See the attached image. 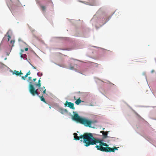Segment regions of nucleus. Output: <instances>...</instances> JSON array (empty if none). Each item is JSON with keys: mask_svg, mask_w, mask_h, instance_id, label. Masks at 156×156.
I'll list each match as a JSON object with an SVG mask.
<instances>
[{"mask_svg": "<svg viewBox=\"0 0 156 156\" xmlns=\"http://www.w3.org/2000/svg\"><path fill=\"white\" fill-rule=\"evenodd\" d=\"M41 78L38 80V83L37 84H35L34 85L36 86H37L38 87H40L41 86Z\"/></svg>", "mask_w": 156, "mask_h": 156, "instance_id": "13", "label": "nucleus"}, {"mask_svg": "<svg viewBox=\"0 0 156 156\" xmlns=\"http://www.w3.org/2000/svg\"><path fill=\"white\" fill-rule=\"evenodd\" d=\"M28 76V75L26 74V75L24 77L26 78Z\"/></svg>", "mask_w": 156, "mask_h": 156, "instance_id": "28", "label": "nucleus"}, {"mask_svg": "<svg viewBox=\"0 0 156 156\" xmlns=\"http://www.w3.org/2000/svg\"><path fill=\"white\" fill-rule=\"evenodd\" d=\"M38 89L35 90L34 85L32 84V82H30L29 85V91L30 93L33 96H35V95H37L41 98V101L46 103V102L43 95L42 96L39 95V93L38 91Z\"/></svg>", "mask_w": 156, "mask_h": 156, "instance_id": "3", "label": "nucleus"}, {"mask_svg": "<svg viewBox=\"0 0 156 156\" xmlns=\"http://www.w3.org/2000/svg\"><path fill=\"white\" fill-rule=\"evenodd\" d=\"M102 133L103 135L105 138H106L107 137L108 133L107 132H105L104 131H101V132Z\"/></svg>", "mask_w": 156, "mask_h": 156, "instance_id": "11", "label": "nucleus"}, {"mask_svg": "<svg viewBox=\"0 0 156 156\" xmlns=\"http://www.w3.org/2000/svg\"><path fill=\"white\" fill-rule=\"evenodd\" d=\"M89 5H97L95 0H89Z\"/></svg>", "mask_w": 156, "mask_h": 156, "instance_id": "8", "label": "nucleus"}, {"mask_svg": "<svg viewBox=\"0 0 156 156\" xmlns=\"http://www.w3.org/2000/svg\"><path fill=\"white\" fill-rule=\"evenodd\" d=\"M36 80H37L36 78H34L33 80L34 81H35Z\"/></svg>", "mask_w": 156, "mask_h": 156, "instance_id": "27", "label": "nucleus"}, {"mask_svg": "<svg viewBox=\"0 0 156 156\" xmlns=\"http://www.w3.org/2000/svg\"><path fill=\"white\" fill-rule=\"evenodd\" d=\"M38 89H39V91H41L42 92V91L44 90L45 89V88L44 87H38Z\"/></svg>", "mask_w": 156, "mask_h": 156, "instance_id": "16", "label": "nucleus"}, {"mask_svg": "<svg viewBox=\"0 0 156 156\" xmlns=\"http://www.w3.org/2000/svg\"><path fill=\"white\" fill-rule=\"evenodd\" d=\"M99 143V145H96L95 147L97 148V150H100L102 151L111 152H115V150H117L118 148L115 147H114L112 148L108 147V145L107 144L102 142V140L99 139H96V144Z\"/></svg>", "mask_w": 156, "mask_h": 156, "instance_id": "1", "label": "nucleus"}, {"mask_svg": "<svg viewBox=\"0 0 156 156\" xmlns=\"http://www.w3.org/2000/svg\"><path fill=\"white\" fill-rule=\"evenodd\" d=\"M74 139L76 140H80L81 143L84 144V146H88V133H85L80 136H77L76 133H74Z\"/></svg>", "mask_w": 156, "mask_h": 156, "instance_id": "2", "label": "nucleus"}, {"mask_svg": "<svg viewBox=\"0 0 156 156\" xmlns=\"http://www.w3.org/2000/svg\"><path fill=\"white\" fill-rule=\"evenodd\" d=\"M8 41H9L10 40V39L11 38V37L9 35H8Z\"/></svg>", "mask_w": 156, "mask_h": 156, "instance_id": "20", "label": "nucleus"}, {"mask_svg": "<svg viewBox=\"0 0 156 156\" xmlns=\"http://www.w3.org/2000/svg\"><path fill=\"white\" fill-rule=\"evenodd\" d=\"M81 102V100L80 99L77 100L75 102V103L77 105H79Z\"/></svg>", "mask_w": 156, "mask_h": 156, "instance_id": "14", "label": "nucleus"}, {"mask_svg": "<svg viewBox=\"0 0 156 156\" xmlns=\"http://www.w3.org/2000/svg\"><path fill=\"white\" fill-rule=\"evenodd\" d=\"M74 67L72 66L71 65L70 66L69 69L71 70H73L74 69Z\"/></svg>", "mask_w": 156, "mask_h": 156, "instance_id": "18", "label": "nucleus"}, {"mask_svg": "<svg viewBox=\"0 0 156 156\" xmlns=\"http://www.w3.org/2000/svg\"><path fill=\"white\" fill-rule=\"evenodd\" d=\"M60 112L62 114L67 112V110L66 109H60Z\"/></svg>", "mask_w": 156, "mask_h": 156, "instance_id": "12", "label": "nucleus"}, {"mask_svg": "<svg viewBox=\"0 0 156 156\" xmlns=\"http://www.w3.org/2000/svg\"><path fill=\"white\" fill-rule=\"evenodd\" d=\"M30 71H29V72L27 73V74L28 75H29L30 74Z\"/></svg>", "mask_w": 156, "mask_h": 156, "instance_id": "22", "label": "nucleus"}, {"mask_svg": "<svg viewBox=\"0 0 156 156\" xmlns=\"http://www.w3.org/2000/svg\"><path fill=\"white\" fill-rule=\"evenodd\" d=\"M90 105L92 106H95L97 105L96 101L95 100L93 101L90 104Z\"/></svg>", "mask_w": 156, "mask_h": 156, "instance_id": "9", "label": "nucleus"}, {"mask_svg": "<svg viewBox=\"0 0 156 156\" xmlns=\"http://www.w3.org/2000/svg\"><path fill=\"white\" fill-rule=\"evenodd\" d=\"M25 50L26 51H27L28 50V48H25Z\"/></svg>", "mask_w": 156, "mask_h": 156, "instance_id": "26", "label": "nucleus"}, {"mask_svg": "<svg viewBox=\"0 0 156 156\" xmlns=\"http://www.w3.org/2000/svg\"><path fill=\"white\" fill-rule=\"evenodd\" d=\"M87 2H86V3H85L86 4H87Z\"/></svg>", "mask_w": 156, "mask_h": 156, "instance_id": "30", "label": "nucleus"}, {"mask_svg": "<svg viewBox=\"0 0 156 156\" xmlns=\"http://www.w3.org/2000/svg\"><path fill=\"white\" fill-rule=\"evenodd\" d=\"M74 104L73 103L71 102H68L66 101V103L65 104V106H68L71 109H74L75 108L74 107Z\"/></svg>", "mask_w": 156, "mask_h": 156, "instance_id": "6", "label": "nucleus"}, {"mask_svg": "<svg viewBox=\"0 0 156 156\" xmlns=\"http://www.w3.org/2000/svg\"><path fill=\"white\" fill-rule=\"evenodd\" d=\"M21 78L22 79H23L24 80H25V78L24 76H22Z\"/></svg>", "mask_w": 156, "mask_h": 156, "instance_id": "24", "label": "nucleus"}, {"mask_svg": "<svg viewBox=\"0 0 156 156\" xmlns=\"http://www.w3.org/2000/svg\"><path fill=\"white\" fill-rule=\"evenodd\" d=\"M33 68L34 69H36V68H35V67H34V66H33Z\"/></svg>", "mask_w": 156, "mask_h": 156, "instance_id": "29", "label": "nucleus"}, {"mask_svg": "<svg viewBox=\"0 0 156 156\" xmlns=\"http://www.w3.org/2000/svg\"><path fill=\"white\" fill-rule=\"evenodd\" d=\"M46 89H44V90L43 91V94H45L46 93Z\"/></svg>", "mask_w": 156, "mask_h": 156, "instance_id": "23", "label": "nucleus"}, {"mask_svg": "<svg viewBox=\"0 0 156 156\" xmlns=\"http://www.w3.org/2000/svg\"><path fill=\"white\" fill-rule=\"evenodd\" d=\"M97 121L96 120H88V127H89L94 128V126L95 123Z\"/></svg>", "mask_w": 156, "mask_h": 156, "instance_id": "7", "label": "nucleus"}, {"mask_svg": "<svg viewBox=\"0 0 156 156\" xmlns=\"http://www.w3.org/2000/svg\"><path fill=\"white\" fill-rule=\"evenodd\" d=\"M23 73H22L21 71H20V72H19V75L20 76L21 75L23 74Z\"/></svg>", "mask_w": 156, "mask_h": 156, "instance_id": "21", "label": "nucleus"}, {"mask_svg": "<svg viewBox=\"0 0 156 156\" xmlns=\"http://www.w3.org/2000/svg\"><path fill=\"white\" fill-rule=\"evenodd\" d=\"M10 42H11V43H14V42H15V41H13V40H11V41Z\"/></svg>", "mask_w": 156, "mask_h": 156, "instance_id": "25", "label": "nucleus"}, {"mask_svg": "<svg viewBox=\"0 0 156 156\" xmlns=\"http://www.w3.org/2000/svg\"><path fill=\"white\" fill-rule=\"evenodd\" d=\"M41 8L42 9V11H44L45 9V7L43 5H41Z\"/></svg>", "mask_w": 156, "mask_h": 156, "instance_id": "17", "label": "nucleus"}, {"mask_svg": "<svg viewBox=\"0 0 156 156\" xmlns=\"http://www.w3.org/2000/svg\"><path fill=\"white\" fill-rule=\"evenodd\" d=\"M13 74H15L16 76H19V72L18 71L15 70L14 71L13 73Z\"/></svg>", "mask_w": 156, "mask_h": 156, "instance_id": "15", "label": "nucleus"}, {"mask_svg": "<svg viewBox=\"0 0 156 156\" xmlns=\"http://www.w3.org/2000/svg\"><path fill=\"white\" fill-rule=\"evenodd\" d=\"M31 80H32V77L30 76H29L28 77V81L29 82Z\"/></svg>", "mask_w": 156, "mask_h": 156, "instance_id": "19", "label": "nucleus"}, {"mask_svg": "<svg viewBox=\"0 0 156 156\" xmlns=\"http://www.w3.org/2000/svg\"><path fill=\"white\" fill-rule=\"evenodd\" d=\"M72 119L77 122L84 125L85 126H88V120L80 117L77 113L74 114L72 117Z\"/></svg>", "mask_w": 156, "mask_h": 156, "instance_id": "4", "label": "nucleus"}, {"mask_svg": "<svg viewBox=\"0 0 156 156\" xmlns=\"http://www.w3.org/2000/svg\"><path fill=\"white\" fill-rule=\"evenodd\" d=\"M96 144V139L93 137L92 133H88V146Z\"/></svg>", "mask_w": 156, "mask_h": 156, "instance_id": "5", "label": "nucleus"}, {"mask_svg": "<svg viewBox=\"0 0 156 156\" xmlns=\"http://www.w3.org/2000/svg\"><path fill=\"white\" fill-rule=\"evenodd\" d=\"M24 51V50H21V52L20 53V57L21 58H25L26 57H27V55L26 54H23L22 55V53Z\"/></svg>", "mask_w": 156, "mask_h": 156, "instance_id": "10", "label": "nucleus"}]
</instances>
